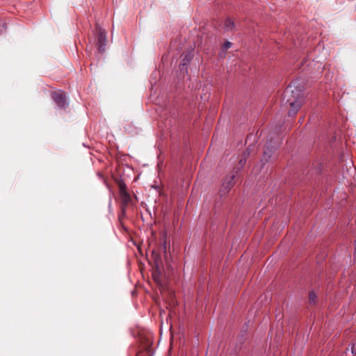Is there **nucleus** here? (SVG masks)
Segmentation results:
<instances>
[{
	"label": "nucleus",
	"instance_id": "obj_1",
	"mask_svg": "<svg viewBox=\"0 0 356 356\" xmlns=\"http://www.w3.org/2000/svg\"><path fill=\"white\" fill-rule=\"evenodd\" d=\"M296 81L291 83L286 87L282 97V104L291 106L288 115L291 117L297 113L305 102L302 91L299 89L298 86H296Z\"/></svg>",
	"mask_w": 356,
	"mask_h": 356
},
{
	"label": "nucleus",
	"instance_id": "obj_2",
	"mask_svg": "<svg viewBox=\"0 0 356 356\" xmlns=\"http://www.w3.org/2000/svg\"><path fill=\"white\" fill-rule=\"evenodd\" d=\"M250 154V147H249L247 148L245 152H244V153L243 154V157L240 159V161L238 162L239 167H238L237 170L233 171L230 174V175H229L228 177H227L225 179V180L222 184V186L220 189V193L221 195H225L227 193H228V191L230 190V188L233 186L234 180L238 173V170L244 166L245 161H246V159L249 156Z\"/></svg>",
	"mask_w": 356,
	"mask_h": 356
},
{
	"label": "nucleus",
	"instance_id": "obj_3",
	"mask_svg": "<svg viewBox=\"0 0 356 356\" xmlns=\"http://www.w3.org/2000/svg\"><path fill=\"white\" fill-rule=\"evenodd\" d=\"M51 97L59 108L65 109L69 105L66 95L65 92L62 90L53 92Z\"/></svg>",
	"mask_w": 356,
	"mask_h": 356
},
{
	"label": "nucleus",
	"instance_id": "obj_4",
	"mask_svg": "<svg viewBox=\"0 0 356 356\" xmlns=\"http://www.w3.org/2000/svg\"><path fill=\"white\" fill-rule=\"evenodd\" d=\"M97 50L99 53L105 51V47L106 43V34L104 29L101 27L97 28Z\"/></svg>",
	"mask_w": 356,
	"mask_h": 356
},
{
	"label": "nucleus",
	"instance_id": "obj_5",
	"mask_svg": "<svg viewBox=\"0 0 356 356\" xmlns=\"http://www.w3.org/2000/svg\"><path fill=\"white\" fill-rule=\"evenodd\" d=\"M193 58L191 52L186 53L184 55L181 63L179 66V70L181 74H185L188 72L187 65L190 63Z\"/></svg>",
	"mask_w": 356,
	"mask_h": 356
},
{
	"label": "nucleus",
	"instance_id": "obj_6",
	"mask_svg": "<svg viewBox=\"0 0 356 356\" xmlns=\"http://www.w3.org/2000/svg\"><path fill=\"white\" fill-rule=\"evenodd\" d=\"M120 197L122 202V214H124L126 210V206L129 204L131 200V197L129 194L126 191V190L123 188H120Z\"/></svg>",
	"mask_w": 356,
	"mask_h": 356
},
{
	"label": "nucleus",
	"instance_id": "obj_7",
	"mask_svg": "<svg viewBox=\"0 0 356 356\" xmlns=\"http://www.w3.org/2000/svg\"><path fill=\"white\" fill-rule=\"evenodd\" d=\"M272 154V150L270 149L268 147L266 151L264 152L263 158L261 159V161L265 163L268 161V160L271 157Z\"/></svg>",
	"mask_w": 356,
	"mask_h": 356
},
{
	"label": "nucleus",
	"instance_id": "obj_8",
	"mask_svg": "<svg viewBox=\"0 0 356 356\" xmlns=\"http://www.w3.org/2000/svg\"><path fill=\"white\" fill-rule=\"evenodd\" d=\"M225 26L227 31L232 30L234 27V23L230 19H227L225 21Z\"/></svg>",
	"mask_w": 356,
	"mask_h": 356
},
{
	"label": "nucleus",
	"instance_id": "obj_9",
	"mask_svg": "<svg viewBox=\"0 0 356 356\" xmlns=\"http://www.w3.org/2000/svg\"><path fill=\"white\" fill-rule=\"evenodd\" d=\"M316 295L315 294V293L314 291H312L309 293V302L311 304H315L316 303Z\"/></svg>",
	"mask_w": 356,
	"mask_h": 356
},
{
	"label": "nucleus",
	"instance_id": "obj_10",
	"mask_svg": "<svg viewBox=\"0 0 356 356\" xmlns=\"http://www.w3.org/2000/svg\"><path fill=\"white\" fill-rule=\"evenodd\" d=\"M231 47H232V42L227 41L225 42L224 45L222 47V50L226 51L228 49H229Z\"/></svg>",
	"mask_w": 356,
	"mask_h": 356
},
{
	"label": "nucleus",
	"instance_id": "obj_11",
	"mask_svg": "<svg viewBox=\"0 0 356 356\" xmlns=\"http://www.w3.org/2000/svg\"><path fill=\"white\" fill-rule=\"evenodd\" d=\"M0 27L1 28L0 31L1 32L5 31L6 29V24L3 22H0Z\"/></svg>",
	"mask_w": 356,
	"mask_h": 356
},
{
	"label": "nucleus",
	"instance_id": "obj_12",
	"mask_svg": "<svg viewBox=\"0 0 356 356\" xmlns=\"http://www.w3.org/2000/svg\"><path fill=\"white\" fill-rule=\"evenodd\" d=\"M162 248L163 250V252H165V254H166V250H167V242L166 241H164L162 244Z\"/></svg>",
	"mask_w": 356,
	"mask_h": 356
},
{
	"label": "nucleus",
	"instance_id": "obj_13",
	"mask_svg": "<svg viewBox=\"0 0 356 356\" xmlns=\"http://www.w3.org/2000/svg\"><path fill=\"white\" fill-rule=\"evenodd\" d=\"M252 138L254 139V136L253 135H249V136L247 137L246 143H247L248 140H250Z\"/></svg>",
	"mask_w": 356,
	"mask_h": 356
}]
</instances>
